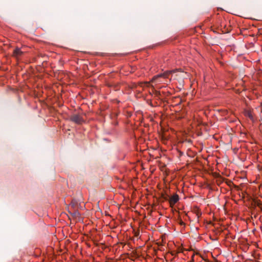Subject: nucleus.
Masks as SVG:
<instances>
[{"instance_id": "39448f33", "label": "nucleus", "mask_w": 262, "mask_h": 262, "mask_svg": "<svg viewBox=\"0 0 262 262\" xmlns=\"http://www.w3.org/2000/svg\"><path fill=\"white\" fill-rule=\"evenodd\" d=\"M247 115L251 118V119H252L253 118V116L252 115V114H251V113L250 112H248L247 113Z\"/></svg>"}, {"instance_id": "20e7f679", "label": "nucleus", "mask_w": 262, "mask_h": 262, "mask_svg": "<svg viewBox=\"0 0 262 262\" xmlns=\"http://www.w3.org/2000/svg\"><path fill=\"white\" fill-rule=\"evenodd\" d=\"M21 53V52L19 49H15L13 51V55L15 56H18L20 55Z\"/></svg>"}, {"instance_id": "7ed1b4c3", "label": "nucleus", "mask_w": 262, "mask_h": 262, "mask_svg": "<svg viewBox=\"0 0 262 262\" xmlns=\"http://www.w3.org/2000/svg\"><path fill=\"white\" fill-rule=\"evenodd\" d=\"M179 201V196L177 194L173 195L171 196L169 200V203L171 207H173L176 203Z\"/></svg>"}, {"instance_id": "f03ea898", "label": "nucleus", "mask_w": 262, "mask_h": 262, "mask_svg": "<svg viewBox=\"0 0 262 262\" xmlns=\"http://www.w3.org/2000/svg\"><path fill=\"white\" fill-rule=\"evenodd\" d=\"M71 120L72 121L77 124H81L84 121L82 117L79 115H76L73 116L72 117Z\"/></svg>"}, {"instance_id": "423d86ee", "label": "nucleus", "mask_w": 262, "mask_h": 262, "mask_svg": "<svg viewBox=\"0 0 262 262\" xmlns=\"http://www.w3.org/2000/svg\"><path fill=\"white\" fill-rule=\"evenodd\" d=\"M180 224H181V225H184V223L182 221L181 222V223H180Z\"/></svg>"}, {"instance_id": "f257e3e1", "label": "nucleus", "mask_w": 262, "mask_h": 262, "mask_svg": "<svg viewBox=\"0 0 262 262\" xmlns=\"http://www.w3.org/2000/svg\"><path fill=\"white\" fill-rule=\"evenodd\" d=\"M173 72V71H167L162 74L155 76L149 82H144L140 83L141 86H149L150 83H155L156 84L165 82L166 79L168 78L169 75Z\"/></svg>"}]
</instances>
